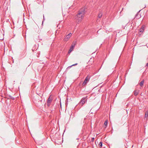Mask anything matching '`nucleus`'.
Instances as JSON below:
<instances>
[{
    "mask_svg": "<svg viewBox=\"0 0 148 148\" xmlns=\"http://www.w3.org/2000/svg\"><path fill=\"white\" fill-rule=\"evenodd\" d=\"M85 10L84 9L82 8L81 9L80 11H79V12L76 16L75 19L78 22H80L82 19Z\"/></svg>",
    "mask_w": 148,
    "mask_h": 148,
    "instance_id": "obj_1",
    "label": "nucleus"
},
{
    "mask_svg": "<svg viewBox=\"0 0 148 148\" xmlns=\"http://www.w3.org/2000/svg\"><path fill=\"white\" fill-rule=\"evenodd\" d=\"M90 76L88 75H87L85 79L84 80V81L83 84L82 85L83 86H84L89 81L90 79Z\"/></svg>",
    "mask_w": 148,
    "mask_h": 148,
    "instance_id": "obj_2",
    "label": "nucleus"
},
{
    "mask_svg": "<svg viewBox=\"0 0 148 148\" xmlns=\"http://www.w3.org/2000/svg\"><path fill=\"white\" fill-rule=\"evenodd\" d=\"M76 44V42L74 41L73 42L72 44L70 47V48L68 51V53H70L73 50Z\"/></svg>",
    "mask_w": 148,
    "mask_h": 148,
    "instance_id": "obj_3",
    "label": "nucleus"
},
{
    "mask_svg": "<svg viewBox=\"0 0 148 148\" xmlns=\"http://www.w3.org/2000/svg\"><path fill=\"white\" fill-rule=\"evenodd\" d=\"M86 97H83L81 99L79 103L80 104H81L82 106L87 101V99H86Z\"/></svg>",
    "mask_w": 148,
    "mask_h": 148,
    "instance_id": "obj_4",
    "label": "nucleus"
},
{
    "mask_svg": "<svg viewBox=\"0 0 148 148\" xmlns=\"http://www.w3.org/2000/svg\"><path fill=\"white\" fill-rule=\"evenodd\" d=\"M72 35V34L71 33H70L68 35L66 36L65 37L64 40L65 41H67L68 39L70 38V37Z\"/></svg>",
    "mask_w": 148,
    "mask_h": 148,
    "instance_id": "obj_5",
    "label": "nucleus"
},
{
    "mask_svg": "<svg viewBox=\"0 0 148 148\" xmlns=\"http://www.w3.org/2000/svg\"><path fill=\"white\" fill-rule=\"evenodd\" d=\"M145 30V25H143L139 30V34L140 33H143L144 32Z\"/></svg>",
    "mask_w": 148,
    "mask_h": 148,
    "instance_id": "obj_6",
    "label": "nucleus"
},
{
    "mask_svg": "<svg viewBox=\"0 0 148 148\" xmlns=\"http://www.w3.org/2000/svg\"><path fill=\"white\" fill-rule=\"evenodd\" d=\"M140 10L136 14L135 17L137 19H139L141 17V15L139 14V12Z\"/></svg>",
    "mask_w": 148,
    "mask_h": 148,
    "instance_id": "obj_7",
    "label": "nucleus"
},
{
    "mask_svg": "<svg viewBox=\"0 0 148 148\" xmlns=\"http://www.w3.org/2000/svg\"><path fill=\"white\" fill-rule=\"evenodd\" d=\"M53 100V98L52 97H51L50 96V97L48 98L47 102L48 103H51Z\"/></svg>",
    "mask_w": 148,
    "mask_h": 148,
    "instance_id": "obj_8",
    "label": "nucleus"
},
{
    "mask_svg": "<svg viewBox=\"0 0 148 148\" xmlns=\"http://www.w3.org/2000/svg\"><path fill=\"white\" fill-rule=\"evenodd\" d=\"M139 92V90H135L134 91V94L135 96H136L138 94Z\"/></svg>",
    "mask_w": 148,
    "mask_h": 148,
    "instance_id": "obj_9",
    "label": "nucleus"
},
{
    "mask_svg": "<svg viewBox=\"0 0 148 148\" xmlns=\"http://www.w3.org/2000/svg\"><path fill=\"white\" fill-rule=\"evenodd\" d=\"M144 82V80H142L140 83L139 85L141 86H142Z\"/></svg>",
    "mask_w": 148,
    "mask_h": 148,
    "instance_id": "obj_10",
    "label": "nucleus"
},
{
    "mask_svg": "<svg viewBox=\"0 0 148 148\" xmlns=\"http://www.w3.org/2000/svg\"><path fill=\"white\" fill-rule=\"evenodd\" d=\"M77 63H76L75 64H73L71 66H68L67 68L66 69H70V68L72 66H75V65H77Z\"/></svg>",
    "mask_w": 148,
    "mask_h": 148,
    "instance_id": "obj_11",
    "label": "nucleus"
},
{
    "mask_svg": "<svg viewBox=\"0 0 148 148\" xmlns=\"http://www.w3.org/2000/svg\"><path fill=\"white\" fill-rule=\"evenodd\" d=\"M148 116V112H146L145 113V118H147Z\"/></svg>",
    "mask_w": 148,
    "mask_h": 148,
    "instance_id": "obj_12",
    "label": "nucleus"
},
{
    "mask_svg": "<svg viewBox=\"0 0 148 148\" xmlns=\"http://www.w3.org/2000/svg\"><path fill=\"white\" fill-rule=\"evenodd\" d=\"M102 14L101 13H99L98 15V17L99 18H101L102 16Z\"/></svg>",
    "mask_w": 148,
    "mask_h": 148,
    "instance_id": "obj_13",
    "label": "nucleus"
},
{
    "mask_svg": "<svg viewBox=\"0 0 148 148\" xmlns=\"http://www.w3.org/2000/svg\"><path fill=\"white\" fill-rule=\"evenodd\" d=\"M99 146L100 147H101L102 146V143L101 142H100L99 143Z\"/></svg>",
    "mask_w": 148,
    "mask_h": 148,
    "instance_id": "obj_14",
    "label": "nucleus"
},
{
    "mask_svg": "<svg viewBox=\"0 0 148 148\" xmlns=\"http://www.w3.org/2000/svg\"><path fill=\"white\" fill-rule=\"evenodd\" d=\"M108 121L107 120L106 121H105L104 123V125L106 126H107V124H108Z\"/></svg>",
    "mask_w": 148,
    "mask_h": 148,
    "instance_id": "obj_15",
    "label": "nucleus"
},
{
    "mask_svg": "<svg viewBox=\"0 0 148 148\" xmlns=\"http://www.w3.org/2000/svg\"><path fill=\"white\" fill-rule=\"evenodd\" d=\"M51 103H48L47 102V106L48 107H49L50 106V105Z\"/></svg>",
    "mask_w": 148,
    "mask_h": 148,
    "instance_id": "obj_16",
    "label": "nucleus"
},
{
    "mask_svg": "<svg viewBox=\"0 0 148 148\" xmlns=\"http://www.w3.org/2000/svg\"><path fill=\"white\" fill-rule=\"evenodd\" d=\"M148 66V63H147V64H146V66Z\"/></svg>",
    "mask_w": 148,
    "mask_h": 148,
    "instance_id": "obj_17",
    "label": "nucleus"
},
{
    "mask_svg": "<svg viewBox=\"0 0 148 148\" xmlns=\"http://www.w3.org/2000/svg\"><path fill=\"white\" fill-rule=\"evenodd\" d=\"M13 97H11V99H14L13 98Z\"/></svg>",
    "mask_w": 148,
    "mask_h": 148,
    "instance_id": "obj_18",
    "label": "nucleus"
},
{
    "mask_svg": "<svg viewBox=\"0 0 148 148\" xmlns=\"http://www.w3.org/2000/svg\"><path fill=\"white\" fill-rule=\"evenodd\" d=\"M32 50L33 51H34V50L33 49H32Z\"/></svg>",
    "mask_w": 148,
    "mask_h": 148,
    "instance_id": "obj_19",
    "label": "nucleus"
},
{
    "mask_svg": "<svg viewBox=\"0 0 148 148\" xmlns=\"http://www.w3.org/2000/svg\"><path fill=\"white\" fill-rule=\"evenodd\" d=\"M92 139H93V140H94V138H92Z\"/></svg>",
    "mask_w": 148,
    "mask_h": 148,
    "instance_id": "obj_20",
    "label": "nucleus"
}]
</instances>
